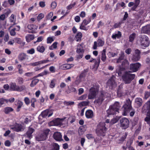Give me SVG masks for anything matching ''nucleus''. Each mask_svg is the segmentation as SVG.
<instances>
[{
  "label": "nucleus",
  "mask_w": 150,
  "mask_h": 150,
  "mask_svg": "<svg viewBox=\"0 0 150 150\" xmlns=\"http://www.w3.org/2000/svg\"><path fill=\"white\" fill-rule=\"evenodd\" d=\"M104 44V42L101 39H99L97 42H94V50L96 49L97 46H102Z\"/></svg>",
  "instance_id": "nucleus-22"
},
{
  "label": "nucleus",
  "mask_w": 150,
  "mask_h": 150,
  "mask_svg": "<svg viewBox=\"0 0 150 150\" xmlns=\"http://www.w3.org/2000/svg\"><path fill=\"white\" fill-rule=\"evenodd\" d=\"M127 135V134L126 133H125L124 135L120 138L119 140L120 142H119V143H121L123 142L126 138Z\"/></svg>",
  "instance_id": "nucleus-47"
},
{
  "label": "nucleus",
  "mask_w": 150,
  "mask_h": 150,
  "mask_svg": "<svg viewBox=\"0 0 150 150\" xmlns=\"http://www.w3.org/2000/svg\"><path fill=\"white\" fill-rule=\"evenodd\" d=\"M49 64H47V65H46L45 66H43L41 68H39L38 67H36L35 68L34 70L35 71H39V70L42 69H44V68H45V67H46L48 66H49Z\"/></svg>",
  "instance_id": "nucleus-59"
},
{
  "label": "nucleus",
  "mask_w": 150,
  "mask_h": 150,
  "mask_svg": "<svg viewBox=\"0 0 150 150\" xmlns=\"http://www.w3.org/2000/svg\"><path fill=\"white\" fill-rule=\"evenodd\" d=\"M105 122H100L97 126L96 132L98 135L104 137L105 136L107 130Z\"/></svg>",
  "instance_id": "nucleus-3"
},
{
  "label": "nucleus",
  "mask_w": 150,
  "mask_h": 150,
  "mask_svg": "<svg viewBox=\"0 0 150 150\" xmlns=\"http://www.w3.org/2000/svg\"><path fill=\"white\" fill-rule=\"evenodd\" d=\"M40 64V63L39 61L34 62L31 63H30V65L33 67L37 66Z\"/></svg>",
  "instance_id": "nucleus-60"
},
{
  "label": "nucleus",
  "mask_w": 150,
  "mask_h": 150,
  "mask_svg": "<svg viewBox=\"0 0 150 150\" xmlns=\"http://www.w3.org/2000/svg\"><path fill=\"white\" fill-rule=\"evenodd\" d=\"M86 137L88 139H91L94 138L93 135L92 134H88L86 135Z\"/></svg>",
  "instance_id": "nucleus-63"
},
{
  "label": "nucleus",
  "mask_w": 150,
  "mask_h": 150,
  "mask_svg": "<svg viewBox=\"0 0 150 150\" xmlns=\"http://www.w3.org/2000/svg\"><path fill=\"white\" fill-rule=\"evenodd\" d=\"M140 58V55L134 54L132 58V60L133 61L136 62L139 61Z\"/></svg>",
  "instance_id": "nucleus-34"
},
{
  "label": "nucleus",
  "mask_w": 150,
  "mask_h": 150,
  "mask_svg": "<svg viewBox=\"0 0 150 150\" xmlns=\"http://www.w3.org/2000/svg\"><path fill=\"white\" fill-rule=\"evenodd\" d=\"M27 52L28 53L32 54L35 53V51L34 49L33 48L28 50Z\"/></svg>",
  "instance_id": "nucleus-62"
},
{
  "label": "nucleus",
  "mask_w": 150,
  "mask_h": 150,
  "mask_svg": "<svg viewBox=\"0 0 150 150\" xmlns=\"http://www.w3.org/2000/svg\"><path fill=\"white\" fill-rule=\"evenodd\" d=\"M84 51V50L83 49L82 45H79L77 46V48L76 50V52L79 54L77 55L76 58L79 59L82 58L83 57Z\"/></svg>",
  "instance_id": "nucleus-12"
},
{
  "label": "nucleus",
  "mask_w": 150,
  "mask_h": 150,
  "mask_svg": "<svg viewBox=\"0 0 150 150\" xmlns=\"http://www.w3.org/2000/svg\"><path fill=\"white\" fill-rule=\"evenodd\" d=\"M36 101V99L35 98H32L31 100V106L33 108H35V103Z\"/></svg>",
  "instance_id": "nucleus-52"
},
{
  "label": "nucleus",
  "mask_w": 150,
  "mask_h": 150,
  "mask_svg": "<svg viewBox=\"0 0 150 150\" xmlns=\"http://www.w3.org/2000/svg\"><path fill=\"white\" fill-rule=\"evenodd\" d=\"M54 40V38L52 37H48L47 39V44L51 43Z\"/></svg>",
  "instance_id": "nucleus-45"
},
{
  "label": "nucleus",
  "mask_w": 150,
  "mask_h": 150,
  "mask_svg": "<svg viewBox=\"0 0 150 150\" xmlns=\"http://www.w3.org/2000/svg\"><path fill=\"white\" fill-rule=\"evenodd\" d=\"M91 21V18L90 17L88 18V20L85 19L82 21V23L85 25H87Z\"/></svg>",
  "instance_id": "nucleus-40"
},
{
  "label": "nucleus",
  "mask_w": 150,
  "mask_h": 150,
  "mask_svg": "<svg viewBox=\"0 0 150 150\" xmlns=\"http://www.w3.org/2000/svg\"><path fill=\"white\" fill-rule=\"evenodd\" d=\"M59 145L56 143H54L53 144V150H59Z\"/></svg>",
  "instance_id": "nucleus-50"
},
{
  "label": "nucleus",
  "mask_w": 150,
  "mask_h": 150,
  "mask_svg": "<svg viewBox=\"0 0 150 150\" xmlns=\"http://www.w3.org/2000/svg\"><path fill=\"white\" fill-rule=\"evenodd\" d=\"M44 14L42 13L39 14L37 17V19L38 21H40L41 19L44 17Z\"/></svg>",
  "instance_id": "nucleus-49"
},
{
  "label": "nucleus",
  "mask_w": 150,
  "mask_h": 150,
  "mask_svg": "<svg viewBox=\"0 0 150 150\" xmlns=\"http://www.w3.org/2000/svg\"><path fill=\"white\" fill-rule=\"evenodd\" d=\"M24 101L25 104L27 105H28L30 104V100L29 99L28 97H26L25 98Z\"/></svg>",
  "instance_id": "nucleus-58"
},
{
  "label": "nucleus",
  "mask_w": 150,
  "mask_h": 150,
  "mask_svg": "<svg viewBox=\"0 0 150 150\" xmlns=\"http://www.w3.org/2000/svg\"><path fill=\"white\" fill-rule=\"evenodd\" d=\"M118 53V50H117V51L116 53L109 52V55H110L112 57H114L117 56Z\"/></svg>",
  "instance_id": "nucleus-57"
},
{
  "label": "nucleus",
  "mask_w": 150,
  "mask_h": 150,
  "mask_svg": "<svg viewBox=\"0 0 150 150\" xmlns=\"http://www.w3.org/2000/svg\"><path fill=\"white\" fill-rule=\"evenodd\" d=\"M6 99H4L3 98H0V107H1L2 105L4 103V102H6Z\"/></svg>",
  "instance_id": "nucleus-54"
},
{
  "label": "nucleus",
  "mask_w": 150,
  "mask_h": 150,
  "mask_svg": "<svg viewBox=\"0 0 150 150\" xmlns=\"http://www.w3.org/2000/svg\"><path fill=\"white\" fill-rule=\"evenodd\" d=\"M28 29L29 30L28 33H35V31L37 29L38 26L34 24H29L27 26Z\"/></svg>",
  "instance_id": "nucleus-17"
},
{
  "label": "nucleus",
  "mask_w": 150,
  "mask_h": 150,
  "mask_svg": "<svg viewBox=\"0 0 150 150\" xmlns=\"http://www.w3.org/2000/svg\"><path fill=\"white\" fill-rule=\"evenodd\" d=\"M121 32L118 31L117 33H113L112 35V37L113 39H118L121 37Z\"/></svg>",
  "instance_id": "nucleus-25"
},
{
  "label": "nucleus",
  "mask_w": 150,
  "mask_h": 150,
  "mask_svg": "<svg viewBox=\"0 0 150 150\" xmlns=\"http://www.w3.org/2000/svg\"><path fill=\"white\" fill-rule=\"evenodd\" d=\"M125 56L124 53L123 52H121L120 54H119V57L118 58L116 59H113L112 62L116 63H120L121 61L123 60Z\"/></svg>",
  "instance_id": "nucleus-16"
},
{
  "label": "nucleus",
  "mask_w": 150,
  "mask_h": 150,
  "mask_svg": "<svg viewBox=\"0 0 150 150\" xmlns=\"http://www.w3.org/2000/svg\"><path fill=\"white\" fill-rule=\"evenodd\" d=\"M76 4V3L75 2H74L73 4H70L67 6V8L68 10H70Z\"/></svg>",
  "instance_id": "nucleus-55"
},
{
  "label": "nucleus",
  "mask_w": 150,
  "mask_h": 150,
  "mask_svg": "<svg viewBox=\"0 0 150 150\" xmlns=\"http://www.w3.org/2000/svg\"><path fill=\"white\" fill-rule=\"evenodd\" d=\"M107 85L110 88H112L113 87H115L116 86V84L113 77L111 78L108 80L107 83Z\"/></svg>",
  "instance_id": "nucleus-14"
},
{
  "label": "nucleus",
  "mask_w": 150,
  "mask_h": 150,
  "mask_svg": "<svg viewBox=\"0 0 150 150\" xmlns=\"http://www.w3.org/2000/svg\"><path fill=\"white\" fill-rule=\"evenodd\" d=\"M141 32L144 33H150V25L148 24L143 27L141 30Z\"/></svg>",
  "instance_id": "nucleus-19"
},
{
  "label": "nucleus",
  "mask_w": 150,
  "mask_h": 150,
  "mask_svg": "<svg viewBox=\"0 0 150 150\" xmlns=\"http://www.w3.org/2000/svg\"><path fill=\"white\" fill-rule=\"evenodd\" d=\"M82 37V34L80 32H78L76 34L75 37V40L77 42H80L81 40V38Z\"/></svg>",
  "instance_id": "nucleus-24"
},
{
  "label": "nucleus",
  "mask_w": 150,
  "mask_h": 150,
  "mask_svg": "<svg viewBox=\"0 0 150 150\" xmlns=\"http://www.w3.org/2000/svg\"><path fill=\"white\" fill-rule=\"evenodd\" d=\"M13 109L11 107H6L4 108V111L6 114L9 113L10 112L13 111Z\"/></svg>",
  "instance_id": "nucleus-30"
},
{
  "label": "nucleus",
  "mask_w": 150,
  "mask_h": 150,
  "mask_svg": "<svg viewBox=\"0 0 150 150\" xmlns=\"http://www.w3.org/2000/svg\"><path fill=\"white\" fill-rule=\"evenodd\" d=\"M120 106L121 105L119 103L117 102L115 103L113 105L110 106L107 111L108 116L109 117L110 115H114L118 113L119 110Z\"/></svg>",
  "instance_id": "nucleus-4"
},
{
  "label": "nucleus",
  "mask_w": 150,
  "mask_h": 150,
  "mask_svg": "<svg viewBox=\"0 0 150 150\" xmlns=\"http://www.w3.org/2000/svg\"><path fill=\"white\" fill-rule=\"evenodd\" d=\"M53 15V13L51 12L48 14L46 16V18L47 20H50Z\"/></svg>",
  "instance_id": "nucleus-64"
},
{
  "label": "nucleus",
  "mask_w": 150,
  "mask_h": 150,
  "mask_svg": "<svg viewBox=\"0 0 150 150\" xmlns=\"http://www.w3.org/2000/svg\"><path fill=\"white\" fill-rule=\"evenodd\" d=\"M95 87V88L94 87V98H95L94 103H96L98 105H100L104 100L105 93L103 91H101L95 95V93H96L98 90L99 86L98 84L96 85Z\"/></svg>",
  "instance_id": "nucleus-2"
},
{
  "label": "nucleus",
  "mask_w": 150,
  "mask_h": 150,
  "mask_svg": "<svg viewBox=\"0 0 150 150\" xmlns=\"http://www.w3.org/2000/svg\"><path fill=\"white\" fill-rule=\"evenodd\" d=\"M62 137L61 133L58 132H54L53 134L54 139L57 141H60L63 140Z\"/></svg>",
  "instance_id": "nucleus-15"
},
{
  "label": "nucleus",
  "mask_w": 150,
  "mask_h": 150,
  "mask_svg": "<svg viewBox=\"0 0 150 150\" xmlns=\"http://www.w3.org/2000/svg\"><path fill=\"white\" fill-rule=\"evenodd\" d=\"M11 129L17 132H22L25 129V126L23 124L16 123L14 125L12 126Z\"/></svg>",
  "instance_id": "nucleus-10"
},
{
  "label": "nucleus",
  "mask_w": 150,
  "mask_h": 150,
  "mask_svg": "<svg viewBox=\"0 0 150 150\" xmlns=\"http://www.w3.org/2000/svg\"><path fill=\"white\" fill-rule=\"evenodd\" d=\"M122 115H126L130 112V115L132 117L134 115L135 111L133 109L131 106V102L129 99L127 100L126 102L123 106Z\"/></svg>",
  "instance_id": "nucleus-1"
},
{
  "label": "nucleus",
  "mask_w": 150,
  "mask_h": 150,
  "mask_svg": "<svg viewBox=\"0 0 150 150\" xmlns=\"http://www.w3.org/2000/svg\"><path fill=\"white\" fill-rule=\"evenodd\" d=\"M135 102L139 106H140L142 105V100L140 98H137L135 99Z\"/></svg>",
  "instance_id": "nucleus-35"
},
{
  "label": "nucleus",
  "mask_w": 150,
  "mask_h": 150,
  "mask_svg": "<svg viewBox=\"0 0 150 150\" xmlns=\"http://www.w3.org/2000/svg\"><path fill=\"white\" fill-rule=\"evenodd\" d=\"M37 50L38 52H40L43 53L44 52L45 48L43 46H40L39 45L38 46L37 48Z\"/></svg>",
  "instance_id": "nucleus-37"
},
{
  "label": "nucleus",
  "mask_w": 150,
  "mask_h": 150,
  "mask_svg": "<svg viewBox=\"0 0 150 150\" xmlns=\"http://www.w3.org/2000/svg\"><path fill=\"white\" fill-rule=\"evenodd\" d=\"M50 131L49 129H47L44 130L42 133L38 135L36 137V140L40 141L46 140Z\"/></svg>",
  "instance_id": "nucleus-8"
},
{
  "label": "nucleus",
  "mask_w": 150,
  "mask_h": 150,
  "mask_svg": "<svg viewBox=\"0 0 150 150\" xmlns=\"http://www.w3.org/2000/svg\"><path fill=\"white\" fill-rule=\"evenodd\" d=\"M144 121L147 124L150 125V110L148 111L146 114V116L144 119ZM150 131V127L149 129Z\"/></svg>",
  "instance_id": "nucleus-27"
},
{
  "label": "nucleus",
  "mask_w": 150,
  "mask_h": 150,
  "mask_svg": "<svg viewBox=\"0 0 150 150\" xmlns=\"http://www.w3.org/2000/svg\"><path fill=\"white\" fill-rule=\"evenodd\" d=\"M129 63L126 59H124L122 61L121 65L124 68L122 67L120 65H118L117 67L116 72L118 74L119 76H121L124 68H127L129 65Z\"/></svg>",
  "instance_id": "nucleus-6"
},
{
  "label": "nucleus",
  "mask_w": 150,
  "mask_h": 150,
  "mask_svg": "<svg viewBox=\"0 0 150 150\" xmlns=\"http://www.w3.org/2000/svg\"><path fill=\"white\" fill-rule=\"evenodd\" d=\"M141 65L139 62L136 63L131 64L129 65V69L130 72H134L138 71L140 68Z\"/></svg>",
  "instance_id": "nucleus-11"
},
{
  "label": "nucleus",
  "mask_w": 150,
  "mask_h": 150,
  "mask_svg": "<svg viewBox=\"0 0 150 150\" xmlns=\"http://www.w3.org/2000/svg\"><path fill=\"white\" fill-rule=\"evenodd\" d=\"M106 49H104L102 53V58L101 59L103 61H105L106 59V56L105 55Z\"/></svg>",
  "instance_id": "nucleus-39"
},
{
  "label": "nucleus",
  "mask_w": 150,
  "mask_h": 150,
  "mask_svg": "<svg viewBox=\"0 0 150 150\" xmlns=\"http://www.w3.org/2000/svg\"><path fill=\"white\" fill-rule=\"evenodd\" d=\"M140 43L143 47H148L149 45V41L148 37L145 35H142L139 36Z\"/></svg>",
  "instance_id": "nucleus-7"
},
{
  "label": "nucleus",
  "mask_w": 150,
  "mask_h": 150,
  "mask_svg": "<svg viewBox=\"0 0 150 150\" xmlns=\"http://www.w3.org/2000/svg\"><path fill=\"white\" fill-rule=\"evenodd\" d=\"M34 38V35L29 34L26 37V40L28 42H29L33 40Z\"/></svg>",
  "instance_id": "nucleus-33"
},
{
  "label": "nucleus",
  "mask_w": 150,
  "mask_h": 150,
  "mask_svg": "<svg viewBox=\"0 0 150 150\" xmlns=\"http://www.w3.org/2000/svg\"><path fill=\"white\" fill-rule=\"evenodd\" d=\"M119 119V118L117 117L113 118L110 121V124L112 125L116 123L118 121Z\"/></svg>",
  "instance_id": "nucleus-41"
},
{
  "label": "nucleus",
  "mask_w": 150,
  "mask_h": 150,
  "mask_svg": "<svg viewBox=\"0 0 150 150\" xmlns=\"http://www.w3.org/2000/svg\"><path fill=\"white\" fill-rule=\"evenodd\" d=\"M100 58L98 57L97 59V61L94 64V69H97L100 63Z\"/></svg>",
  "instance_id": "nucleus-44"
},
{
  "label": "nucleus",
  "mask_w": 150,
  "mask_h": 150,
  "mask_svg": "<svg viewBox=\"0 0 150 150\" xmlns=\"http://www.w3.org/2000/svg\"><path fill=\"white\" fill-rule=\"evenodd\" d=\"M120 6L122 7H123L125 6V4L123 2H122L121 3H118L116 5V10H117L118 8V7Z\"/></svg>",
  "instance_id": "nucleus-61"
},
{
  "label": "nucleus",
  "mask_w": 150,
  "mask_h": 150,
  "mask_svg": "<svg viewBox=\"0 0 150 150\" xmlns=\"http://www.w3.org/2000/svg\"><path fill=\"white\" fill-rule=\"evenodd\" d=\"M68 120L70 123L72 124L76 120V117L74 115L71 116L68 118Z\"/></svg>",
  "instance_id": "nucleus-36"
},
{
  "label": "nucleus",
  "mask_w": 150,
  "mask_h": 150,
  "mask_svg": "<svg viewBox=\"0 0 150 150\" xmlns=\"http://www.w3.org/2000/svg\"><path fill=\"white\" fill-rule=\"evenodd\" d=\"M16 30V28H14L11 30V31H10V34L11 36H14L16 35V33L15 32Z\"/></svg>",
  "instance_id": "nucleus-53"
},
{
  "label": "nucleus",
  "mask_w": 150,
  "mask_h": 150,
  "mask_svg": "<svg viewBox=\"0 0 150 150\" xmlns=\"http://www.w3.org/2000/svg\"><path fill=\"white\" fill-rule=\"evenodd\" d=\"M94 98V86H92L90 89L88 96L89 99H92Z\"/></svg>",
  "instance_id": "nucleus-26"
},
{
  "label": "nucleus",
  "mask_w": 150,
  "mask_h": 150,
  "mask_svg": "<svg viewBox=\"0 0 150 150\" xmlns=\"http://www.w3.org/2000/svg\"><path fill=\"white\" fill-rule=\"evenodd\" d=\"M89 102L88 101H83L79 103L78 106L81 107L86 106L88 105L89 104Z\"/></svg>",
  "instance_id": "nucleus-38"
},
{
  "label": "nucleus",
  "mask_w": 150,
  "mask_h": 150,
  "mask_svg": "<svg viewBox=\"0 0 150 150\" xmlns=\"http://www.w3.org/2000/svg\"><path fill=\"white\" fill-rule=\"evenodd\" d=\"M39 80L38 79H36L33 80L30 86L31 87H34L37 83L39 82Z\"/></svg>",
  "instance_id": "nucleus-43"
},
{
  "label": "nucleus",
  "mask_w": 150,
  "mask_h": 150,
  "mask_svg": "<svg viewBox=\"0 0 150 150\" xmlns=\"http://www.w3.org/2000/svg\"><path fill=\"white\" fill-rule=\"evenodd\" d=\"M74 65L73 64H64L59 66V69L63 70L69 69L73 67Z\"/></svg>",
  "instance_id": "nucleus-18"
},
{
  "label": "nucleus",
  "mask_w": 150,
  "mask_h": 150,
  "mask_svg": "<svg viewBox=\"0 0 150 150\" xmlns=\"http://www.w3.org/2000/svg\"><path fill=\"white\" fill-rule=\"evenodd\" d=\"M64 103L65 104L67 105H74V101H65L64 102Z\"/></svg>",
  "instance_id": "nucleus-51"
},
{
  "label": "nucleus",
  "mask_w": 150,
  "mask_h": 150,
  "mask_svg": "<svg viewBox=\"0 0 150 150\" xmlns=\"http://www.w3.org/2000/svg\"><path fill=\"white\" fill-rule=\"evenodd\" d=\"M93 111L90 110H88L86 112L85 116L88 119L91 118L93 117Z\"/></svg>",
  "instance_id": "nucleus-23"
},
{
  "label": "nucleus",
  "mask_w": 150,
  "mask_h": 150,
  "mask_svg": "<svg viewBox=\"0 0 150 150\" xmlns=\"http://www.w3.org/2000/svg\"><path fill=\"white\" fill-rule=\"evenodd\" d=\"M23 102L20 100L18 101L17 106V107L16 109V111L17 112H19L20 110V109L23 105Z\"/></svg>",
  "instance_id": "nucleus-29"
},
{
  "label": "nucleus",
  "mask_w": 150,
  "mask_h": 150,
  "mask_svg": "<svg viewBox=\"0 0 150 150\" xmlns=\"http://www.w3.org/2000/svg\"><path fill=\"white\" fill-rule=\"evenodd\" d=\"M26 57V54L24 53L20 54L18 56V58L20 61H22L25 59Z\"/></svg>",
  "instance_id": "nucleus-32"
},
{
  "label": "nucleus",
  "mask_w": 150,
  "mask_h": 150,
  "mask_svg": "<svg viewBox=\"0 0 150 150\" xmlns=\"http://www.w3.org/2000/svg\"><path fill=\"white\" fill-rule=\"evenodd\" d=\"M10 91L21 92L24 90L25 86L24 85H17L15 82H11L10 83Z\"/></svg>",
  "instance_id": "nucleus-9"
},
{
  "label": "nucleus",
  "mask_w": 150,
  "mask_h": 150,
  "mask_svg": "<svg viewBox=\"0 0 150 150\" xmlns=\"http://www.w3.org/2000/svg\"><path fill=\"white\" fill-rule=\"evenodd\" d=\"M57 42H55L49 47V49L51 50H52L54 49H56L57 47Z\"/></svg>",
  "instance_id": "nucleus-42"
},
{
  "label": "nucleus",
  "mask_w": 150,
  "mask_h": 150,
  "mask_svg": "<svg viewBox=\"0 0 150 150\" xmlns=\"http://www.w3.org/2000/svg\"><path fill=\"white\" fill-rule=\"evenodd\" d=\"M87 97V94H84L81 96L79 97L78 98V100H82L85 99Z\"/></svg>",
  "instance_id": "nucleus-48"
},
{
  "label": "nucleus",
  "mask_w": 150,
  "mask_h": 150,
  "mask_svg": "<svg viewBox=\"0 0 150 150\" xmlns=\"http://www.w3.org/2000/svg\"><path fill=\"white\" fill-rule=\"evenodd\" d=\"M32 126H30L28 128V130L26 133L27 137L30 139L32 136V134L35 131V129L31 127Z\"/></svg>",
  "instance_id": "nucleus-20"
},
{
  "label": "nucleus",
  "mask_w": 150,
  "mask_h": 150,
  "mask_svg": "<svg viewBox=\"0 0 150 150\" xmlns=\"http://www.w3.org/2000/svg\"><path fill=\"white\" fill-rule=\"evenodd\" d=\"M121 126L123 129H125L128 127L129 121L128 119L125 117H123L120 120Z\"/></svg>",
  "instance_id": "nucleus-13"
},
{
  "label": "nucleus",
  "mask_w": 150,
  "mask_h": 150,
  "mask_svg": "<svg viewBox=\"0 0 150 150\" xmlns=\"http://www.w3.org/2000/svg\"><path fill=\"white\" fill-rule=\"evenodd\" d=\"M135 35H136L135 33H133L130 35L129 37V41L132 42L134 40L135 37Z\"/></svg>",
  "instance_id": "nucleus-46"
},
{
  "label": "nucleus",
  "mask_w": 150,
  "mask_h": 150,
  "mask_svg": "<svg viewBox=\"0 0 150 150\" xmlns=\"http://www.w3.org/2000/svg\"><path fill=\"white\" fill-rule=\"evenodd\" d=\"M9 18L11 22L13 23L15 22L16 20L13 14H12Z\"/></svg>",
  "instance_id": "nucleus-56"
},
{
  "label": "nucleus",
  "mask_w": 150,
  "mask_h": 150,
  "mask_svg": "<svg viewBox=\"0 0 150 150\" xmlns=\"http://www.w3.org/2000/svg\"><path fill=\"white\" fill-rule=\"evenodd\" d=\"M140 0H134V5L131 8V10L134 11L139 4Z\"/></svg>",
  "instance_id": "nucleus-31"
},
{
  "label": "nucleus",
  "mask_w": 150,
  "mask_h": 150,
  "mask_svg": "<svg viewBox=\"0 0 150 150\" xmlns=\"http://www.w3.org/2000/svg\"><path fill=\"white\" fill-rule=\"evenodd\" d=\"M129 71H126L122 76V79L125 84H129L134 78L135 75L130 74Z\"/></svg>",
  "instance_id": "nucleus-5"
},
{
  "label": "nucleus",
  "mask_w": 150,
  "mask_h": 150,
  "mask_svg": "<svg viewBox=\"0 0 150 150\" xmlns=\"http://www.w3.org/2000/svg\"><path fill=\"white\" fill-rule=\"evenodd\" d=\"M63 121V119H60L58 118L53 120V122L55 125H61L62 123V122Z\"/></svg>",
  "instance_id": "nucleus-28"
},
{
  "label": "nucleus",
  "mask_w": 150,
  "mask_h": 150,
  "mask_svg": "<svg viewBox=\"0 0 150 150\" xmlns=\"http://www.w3.org/2000/svg\"><path fill=\"white\" fill-rule=\"evenodd\" d=\"M49 112L50 110L48 109L46 110L42 111L41 113L42 117L43 118H45L47 116L49 117L51 116L53 113H49Z\"/></svg>",
  "instance_id": "nucleus-21"
}]
</instances>
